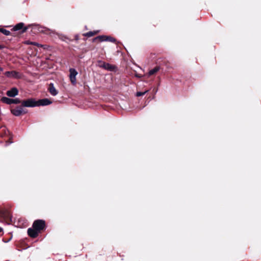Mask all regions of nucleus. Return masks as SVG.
Listing matches in <instances>:
<instances>
[{
	"label": "nucleus",
	"mask_w": 261,
	"mask_h": 261,
	"mask_svg": "<svg viewBox=\"0 0 261 261\" xmlns=\"http://www.w3.org/2000/svg\"><path fill=\"white\" fill-rule=\"evenodd\" d=\"M21 106L29 108L37 107V101L34 98H29L21 102Z\"/></svg>",
	"instance_id": "nucleus-1"
},
{
	"label": "nucleus",
	"mask_w": 261,
	"mask_h": 261,
	"mask_svg": "<svg viewBox=\"0 0 261 261\" xmlns=\"http://www.w3.org/2000/svg\"><path fill=\"white\" fill-rule=\"evenodd\" d=\"M45 226V222L43 220H37L33 224V227L39 232L43 230Z\"/></svg>",
	"instance_id": "nucleus-2"
},
{
	"label": "nucleus",
	"mask_w": 261,
	"mask_h": 261,
	"mask_svg": "<svg viewBox=\"0 0 261 261\" xmlns=\"http://www.w3.org/2000/svg\"><path fill=\"white\" fill-rule=\"evenodd\" d=\"M1 100L3 102L7 105H11L12 103L18 104L21 103L20 100L18 98L11 99L7 97H3Z\"/></svg>",
	"instance_id": "nucleus-3"
},
{
	"label": "nucleus",
	"mask_w": 261,
	"mask_h": 261,
	"mask_svg": "<svg viewBox=\"0 0 261 261\" xmlns=\"http://www.w3.org/2000/svg\"><path fill=\"white\" fill-rule=\"evenodd\" d=\"M69 72V77L71 83L73 85H75L76 83V76L77 75L78 73L74 68H70Z\"/></svg>",
	"instance_id": "nucleus-4"
},
{
	"label": "nucleus",
	"mask_w": 261,
	"mask_h": 261,
	"mask_svg": "<svg viewBox=\"0 0 261 261\" xmlns=\"http://www.w3.org/2000/svg\"><path fill=\"white\" fill-rule=\"evenodd\" d=\"M24 24L23 22H19L16 24L13 28L14 31H17L21 30V33H25L29 28L28 27H24Z\"/></svg>",
	"instance_id": "nucleus-5"
},
{
	"label": "nucleus",
	"mask_w": 261,
	"mask_h": 261,
	"mask_svg": "<svg viewBox=\"0 0 261 261\" xmlns=\"http://www.w3.org/2000/svg\"><path fill=\"white\" fill-rule=\"evenodd\" d=\"M11 112L15 116H19L22 114L27 113V111L23 110L22 107H17L15 109H11Z\"/></svg>",
	"instance_id": "nucleus-6"
},
{
	"label": "nucleus",
	"mask_w": 261,
	"mask_h": 261,
	"mask_svg": "<svg viewBox=\"0 0 261 261\" xmlns=\"http://www.w3.org/2000/svg\"><path fill=\"white\" fill-rule=\"evenodd\" d=\"M4 74L8 77H13L16 79H20L21 77V74L16 71H6Z\"/></svg>",
	"instance_id": "nucleus-7"
},
{
	"label": "nucleus",
	"mask_w": 261,
	"mask_h": 261,
	"mask_svg": "<svg viewBox=\"0 0 261 261\" xmlns=\"http://www.w3.org/2000/svg\"><path fill=\"white\" fill-rule=\"evenodd\" d=\"M18 94V90L16 87H13L10 90L6 92V94L8 96L10 97H14L17 95Z\"/></svg>",
	"instance_id": "nucleus-8"
},
{
	"label": "nucleus",
	"mask_w": 261,
	"mask_h": 261,
	"mask_svg": "<svg viewBox=\"0 0 261 261\" xmlns=\"http://www.w3.org/2000/svg\"><path fill=\"white\" fill-rule=\"evenodd\" d=\"M51 103H52V101H50L49 99L43 98L37 101V107L40 106H48Z\"/></svg>",
	"instance_id": "nucleus-9"
},
{
	"label": "nucleus",
	"mask_w": 261,
	"mask_h": 261,
	"mask_svg": "<svg viewBox=\"0 0 261 261\" xmlns=\"http://www.w3.org/2000/svg\"><path fill=\"white\" fill-rule=\"evenodd\" d=\"M48 90L50 94L52 96H56L58 94V90H56L55 87H54V85L53 83H50L49 85V87L48 88Z\"/></svg>",
	"instance_id": "nucleus-10"
},
{
	"label": "nucleus",
	"mask_w": 261,
	"mask_h": 261,
	"mask_svg": "<svg viewBox=\"0 0 261 261\" xmlns=\"http://www.w3.org/2000/svg\"><path fill=\"white\" fill-rule=\"evenodd\" d=\"M39 231L35 228H29L28 229V235L32 238H36L38 234Z\"/></svg>",
	"instance_id": "nucleus-11"
},
{
	"label": "nucleus",
	"mask_w": 261,
	"mask_h": 261,
	"mask_svg": "<svg viewBox=\"0 0 261 261\" xmlns=\"http://www.w3.org/2000/svg\"><path fill=\"white\" fill-rule=\"evenodd\" d=\"M160 67L159 66H156L154 68L149 70L148 74L149 75H151L156 73L158 71H159Z\"/></svg>",
	"instance_id": "nucleus-12"
},
{
	"label": "nucleus",
	"mask_w": 261,
	"mask_h": 261,
	"mask_svg": "<svg viewBox=\"0 0 261 261\" xmlns=\"http://www.w3.org/2000/svg\"><path fill=\"white\" fill-rule=\"evenodd\" d=\"M2 133H4V135H6L7 134H9V131L6 129L5 127H2L0 128V135L1 136H3Z\"/></svg>",
	"instance_id": "nucleus-13"
},
{
	"label": "nucleus",
	"mask_w": 261,
	"mask_h": 261,
	"mask_svg": "<svg viewBox=\"0 0 261 261\" xmlns=\"http://www.w3.org/2000/svg\"><path fill=\"white\" fill-rule=\"evenodd\" d=\"M25 44H28V45H35V46H40V47H42L43 46L42 45L40 44H39L37 42H32V41H25Z\"/></svg>",
	"instance_id": "nucleus-14"
},
{
	"label": "nucleus",
	"mask_w": 261,
	"mask_h": 261,
	"mask_svg": "<svg viewBox=\"0 0 261 261\" xmlns=\"http://www.w3.org/2000/svg\"><path fill=\"white\" fill-rule=\"evenodd\" d=\"M0 32L2 33L6 36H9L11 34V32L3 28L0 29Z\"/></svg>",
	"instance_id": "nucleus-15"
},
{
	"label": "nucleus",
	"mask_w": 261,
	"mask_h": 261,
	"mask_svg": "<svg viewBox=\"0 0 261 261\" xmlns=\"http://www.w3.org/2000/svg\"><path fill=\"white\" fill-rule=\"evenodd\" d=\"M105 41H109L111 42H115L116 41V39L111 36H106V39H105Z\"/></svg>",
	"instance_id": "nucleus-16"
},
{
	"label": "nucleus",
	"mask_w": 261,
	"mask_h": 261,
	"mask_svg": "<svg viewBox=\"0 0 261 261\" xmlns=\"http://www.w3.org/2000/svg\"><path fill=\"white\" fill-rule=\"evenodd\" d=\"M106 36H105V35L98 36L95 37L94 39V40L98 39L101 42L105 41V40H104V39H106Z\"/></svg>",
	"instance_id": "nucleus-17"
},
{
	"label": "nucleus",
	"mask_w": 261,
	"mask_h": 261,
	"mask_svg": "<svg viewBox=\"0 0 261 261\" xmlns=\"http://www.w3.org/2000/svg\"><path fill=\"white\" fill-rule=\"evenodd\" d=\"M149 91V90H146L144 92H137L136 93V95L138 97H139V96H143L145 94H146V93H147Z\"/></svg>",
	"instance_id": "nucleus-18"
},
{
	"label": "nucleus",
	"mask_w": 261,
	"mask_h": 261,
	"mask_svg": "<svg viewBox=\"0 0 261 261\" xmlns=\"http://www.w3.org/2000/svg\"><path fill=\"white\" fill-rule=\"evenodd\" d=\"M95 34V32L90 31L89 32H87L86 34H85V35L87 37H92L93 35H94Z\"/></svg>",
	"instance_id": "nucleus-19"
},
{
	"label": "nucleus",
	"mask_w": 261,
	"mask_h": 261,
	"mask_svg": "<svg viewBox=\"0 0 261 261\" xmlns=\"http://www.w3.org/2000/svg\"><path fill=\"white\" fill-rule=\"evenodd\" d=\"M105 68L106 69H111V65L109 64H107L104 66Z\"/></svg>",
	"instance_id": "nucleus-20"
},
{
	"label": "nucleus",
	"mask_w": 261,
	"mask_h": 261,
	"mask_svg": "<svg viewBox=\"0 0 261 261\" xmlns=\"http://www.w3.org/2000/svg\"><path fill=\"white\" fill-rule=\"evenodd\" d=\"M12 142H6V146H8L9 144H11Z\"/></svg>",
	"instance_id": "nucleus-21"
},
{
	"label": "nucleus",
	"mask_w": 261,
	"mask_h": 261,
	"mask_svg": "<svg viewBox=\"0 0 261 261\" xmlns=\"http://www.w3.org/2000/svg\"><path fill=\"white\" fill-rule=\"evenodd\" d=\"M4 48V46L0 44V49H2Z\"/></svg>",
	"instance_id": "nucleus-22"
},
{
	"label": "nucleus",
	"mask_w": 261,
	"mask_h": 261,
	"mask_svg": "<svg viewBox=\"0 0 261 261\" xmlns=\"http://www.w3.org/2000/svg\"><path fill=\"white\" fill-rule=\"evenodd\" d=\"M3 71V68L1 67H0V72H2Z\"/></svg>",
	"instance_id": "nucleus-23"
},
{
	"label": "nucleus",
	"mask_w": 261,
	"mask_h": 261,
	"mask_svg": "<svg viewBox=\"0 0 261 261\" xmlns=\"http://www.w3.org/2000/svg\"><path fill=\"white\" fill-rule=\"evenodd\" d=\"M3 231V228L0 227V232Z\"/></svg>",
	"instance_id": "nucleus-24"
}]
</instances>
